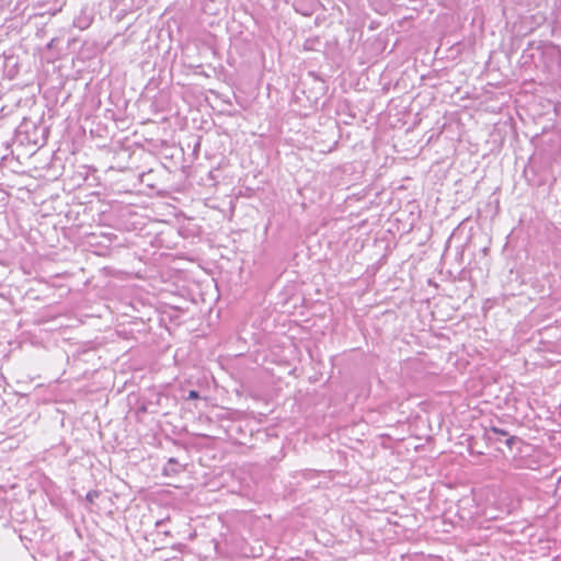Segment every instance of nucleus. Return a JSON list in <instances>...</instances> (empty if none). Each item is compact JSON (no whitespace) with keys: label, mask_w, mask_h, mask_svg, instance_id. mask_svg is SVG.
Returning a JSON list of instances; mask_svg holds the SVG:
<instances>
[{"label":"nucleus","mask_w":561,"mask_h":561,"mask_svg":"<svg viewBox=\"0 0 561 561\" xmlns=\"http://www.w3.org/2000/svg\"><path fill=\"white\" fill-rule=\"evenodd\" d=\"M506 436H508L507 431L495 426H491L490 428H486L484 432V437L490 443L503 442L502 438H505Z\"/></svg>","instance_id":"obj_1"},{"label":"nucleus","mask_w":561,"mask_h":561,"mask_svg":"<svg viewBox=\"0 0 561 561\" xmlns=\"http://www.w3.org/2000/svg\"><path fill=\"white\" fill-rule=\"evenodd\" d=\"M504 444L510 450H513L515 446L523 445V439L508 434V436H506L504 439Z\"/></svg>","instance_id":"obj_2"},{"label":"nucleus","mask_w":561,"mask_h":561,"mask_svg":"<svg viewBox=\"0 0 561 561\" xmlns=\"http://www.w3.org/2000/svg\"><path fill=\"white\" fill-rule=\"evenodd\" d=\"M176 466H179L178 460L175 458H170L168 465L164 467V473L168 474L169 472H180V470L176 469Z\"/></svg>","instance_id":"obj_3"},{"label":"nucleus","mask_w":561,"mask_h":561,"mask_svg":"<svg viewBox=\"0 0 561 561\" xmlns=\"http://www.w3.org/2000/svg\"><path fill=\"white\" fill-rule=\"evenodd\" d=\"M100 494L101 492L99 490H91L87 493L85 501L92 504L100 496Z\"/></svg>","instance_id":"obj_4"},{"label":"nucleus","mask_w":561,"mask_h":561,"mask_svg":"<svg viewBox=\"0 0 561 561\" xmlns=\"http://www.w3.org/2000/svg\"><path fill=\"white\" fill-rule=\"evenodd\" d=\"M188 400L199 399V392L197 390H190L187 394Z\"/></svg>","instance_id":"obj_5"},{"label":"nucleus","mask_w":561,"mask_h":561,"mask_svg":"<svg viewBox=\"0 0 561 561\" xmlns=\"http://www.w3.org/2000/svg\"><path fill=\"white\" fill-rule=\"evenodd\" d=\"M163 524H164V520H163V519L158 520V522L156 523V527H157V528H161Z\"/></svg>","instance_id":"obj_6"},{"label":"nucleus","mask_w":561,"mask_h":561,"mask_svg":"<svg viewBox=\"0 0 561 561\" xmlns=\"http://www.w3.org/2000/svg\"><path fill=\"white\" fill-rule=\"evenodd\" d=\"M221 284H222V283H218V282H215V283H214V285H215V287H216V289H217L218 291L220 290V285H221Z\"/></svg>","instance_id":"obj_7"},{"label":"nucleus","mask_w":561,"mask_h":561,"mask_svg":"<svg viewBox=\"0 0 561 561\" xmlns=\"http://www.w3.org/2000/svg\"><path fill=\"white\" fill-rule=\"evenodd\" d=\"M430 285H434V286H437V283L436 282H433V283H428Z\"/></svg>","instance_id":"obj_8"}]
</instances>
